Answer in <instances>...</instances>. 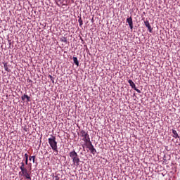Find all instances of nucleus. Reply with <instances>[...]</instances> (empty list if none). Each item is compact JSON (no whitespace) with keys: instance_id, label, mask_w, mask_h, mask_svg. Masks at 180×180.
Masks as SVG:
<instances>
[{"instance_id":"obj_1","label":"nucleus","mask_w":180,"mask_h":180,"mask_svg":"<svg viewBox=\"0 0 180 180\" xmlns=\"http://www.w3.org/2000/svg\"><path fill=\"white\" fill-rule=\"evenodd\" d=\"M56 140L57 139L54 135H51V137L48 139L50 147L52 148L53 151L56 153L55 155H57V154H58V146H57Z\"/></svg>"},{"instance_id":"obj_2","label":"nucleus","mask_w":180,"mask_h":180,"mask_svg":"<svg viewBox=\"0 0 180 180\" xmlns=\"http://www.w3.org/2000/svg\"><path fill=\"white\" fill-rule=\"evenodd\" d=\"M69 155L72 160V163L75 167L79 166V162H81V160L79 159V156L78 155V153L75 152V150H73L72 152H70Z\"/></svg>"},{"instance_id":"obj_3","label":"nucleus","mask_w":180,"mask_h":180,"mask_svg":"<svg viewBox=\"0 0 180 180\" xmlns=\"http://www.w3.org/2000/svg\"><path fill=\"white\" fill-rule=\"evenodd\" d=\"M20 169H21V172H19V175H21V176H25V179L32 180L30 173L27 172V169L25 167V162H21Z\"/></svg>"},{"instance_id":"obj_4","label":"nucleus","mask_w":180,"mask_h":180,"mask_svg":"<svg viewBox=\"0 0 180 180\" xmlns=\"http://www.w3.org/2000/svg\"><path fill=\"white\" fill-rule=\"evenodd\" d=\"M80 136L82 137L83 141H84V144L91 141V138L89 137V134L88 131H85L84 130H82L80 131Z\"/></svg>"},{"instance_id":"obj_5","label":"nucleus","mask_w":180,"mask_h":180,"mask_svg":"<svg viewBox=\"0 0 180 180\" xmlns=\"http://www.w3.org/2000/svg\"><path fill=\"white\" fill-rule=\"evenodd\" d=\"M84 146H86V148H89L93 155L96 154V149L94 147V145H92V142L91 141L84 143Z\"/></svg>"},{"instance_id":"obj_6","label":"nucleus","mask_w":180,"mask_h":180,"mask_svg":"<svg viewBox=\"0 0 180 180\" xmlns=\"http://www.w3.org/2000/svg\"><path fill=\"white\" fill-rule=\"evenodd\" d=\"M143 23L146 27L148 28L149 33H153V27H151V25H150V22L148 20H144Z\"/></svg>"},{"instance_id":"obj_7","label":"nucleus","mask_w":180,"mask_h":180,"mask_svg":"<svg viewBox=\"0 0 180 180\" xmlns=\"http://www.w3.org/2000/svg\"><path fill=\"white\" fill-rule=\"evenodd\" d=\"M55 2L58 5V6H60V4H58V2L60 4H64V2H65L66 5H70V4H71L70 0H55Z\"/></svg>"},{"instance_id":"obj_8","label":"nucleus","mask_w":180,"mask_h":180,"mask_svg":"<svg viewBox=\"0 0 180 180\" xmlns=\"http://www.w3.org/2000/svg\"><path fill=\"white\" fill-rule=\"evenodd\" d=\"M127 22L129 24L131 30H133V18L131 17L127 18Z\"/></svg>"},{"instance_id":"obj_9","label":"nucleus","mask_w":180,"mask_h":180,"mask_svg":"<svg viewBox=\"0 0 180 180\" xmlns=\"http://www.w3.org/2000/svg\"><path fill=\"white\" fill-rule=\"evenodd\" d=\"M21 99L22 101H25V99H27V102H30V96L26 95V94H24L21 96Z\"/></svg>"},{"instance_id":"obj_10","label":"nucleus","mask_w":180,"mask_h":180,"mask_svg":"<svg viewBox=\"0 0 180 180\" xmlns=\"http://www.w3.org/2000/svg\"><path fill=\"white\" fill-rule=\"evenodd\" d=\"M5 71H7V72H11V69H9V65H8V63H3Z\"/></svg>"},{"instance_id":"obj_11","label":"nucleus","mask_w":180,"mask_h":180,"mask_svg":"<svg viewBox=\"0 0 180 180\" xmlns=\"http://www.w3.org/2000/svg\"><path fill=\"white\" fill-rule=\"evenodd\" d=\"M172 134H173V137L174 139H179V135H178V132H176V130L172 129Z\"/></svg>"},{"instance_id":"obj_12","label":"nucleus","mask_w":180,"mask_h":180,"mask_svg":"<svg viewBox=\"0 0 180 180\" xmlns=\"http://www.w3.org/2000/svg\"><path fill=\"white\" fill-rule=\"evenodd\" d=\"M73 61H74V63L77 65V67L79 66V62L78 61V58L73 57Z\"/></svg>"},{"instance_id":"obj_13","label":"nucleus","mask_w":180,"mask_h":180,"mask_svg":"<svg viewBox=\"0 0 180 180\" xmlns=\"http://www.w3.org/2000/svg\"><path fill=\"white\" fill-rule=\"evenodd\" d=\"M128 83L129 84L130 86H131V88H133V89H134L136 84H134V82H132L131 79L128 80Z\"/></svg>"},{"instance_id":"obj_14","label":"nucleus","mask_w":180,"mask_h":180,"mask_svg":"<svg viewBox=\"0 0 180 180\" xmlns=\"http://www.w3.org/2000/svg\"><path fill=\"white\" fill-rule=\"evenodd\" d=\"M25 165H27L29 162V155H27V153L25 154Z\"/></svg>"},{"instance_id":"obj_15","label":"nucleus","mask_w":180,"mask_h":180,"mask_svg":"<svg viewBox=\"0 0 180 180\" xmlns=\"http://www.w3.org/2000/svg\"><path fill=\"white\" fill-rule=\"evenodd\" d=\"M29 160H30V161H32V160L33 164H34V162L36 161V156H30Z\"/></svg>"},{"instance_id":"obj_16","label":"nucleus","mask_w":180,"mask_h":180,"mask_svg":"<svg viewBox=\"0 0 180 180\" xmlns=\"http://www.w3.org/2000/svg\"><path fill=\"white\" fill-rule=\"evenodd\" d=\"M79 26H82L83 25V21H82V18H81V17L79 18V19L78 20Z\"/></svg>"},{"instance_id":"obj_17","label":"nucleus","mask_w":180,"mask_h":180,"mask_svg":"<svg viewBox=\"0 0 180 180\" xmlns=\"http://www.w3.org/2000/svg\"><path fill=\"white\" fill-rule=\"evenodd\" d=\"M60 41H62L63 43H67V38L65 37H62L60 39Z\"/></svg>"},{"instance_id":"obj_18","label":"nucleus","mask_w":180,"mask_h":180,"mask_svg":"<svg viewBox=\"0 0 180 180\" xmlns=\"http://www.w3.org/2000/svg\"><path fill=\"white\" fill-rule=\"evenodd\" d=\"M48 78H50L51 82H53V84H54V77H53V76H51V75H49L48 76Z\"/></svg>"},{"instance_id":"obj_19","label":"nucleus","mask_w":180,"mask_h":180,"mask_svg":"<svg viewBox=\"0 0 180 180\" xmlns=\"http://www.w3.org/2000/svg\"><path fill=\"white\" fill-rule=\"evenodd\" d=\"M134 91H136V92H138V94H141V91H140V89H136V86L135 88H134Z\"/></svg>"},{"instance_id":"obj_20","label":"nucleus","mask_w":180,"mask_h":180,"mask_svg":"<svg viewBox=\"0 0 180 180\" xmlns=\"http://www.w3.org/2000/svg\"><path fill=\"white\" fill-rule=\"evenodd\" d=\"M54 180H60V177L58 176H53Z\"/></svg>"}]
</instances>
